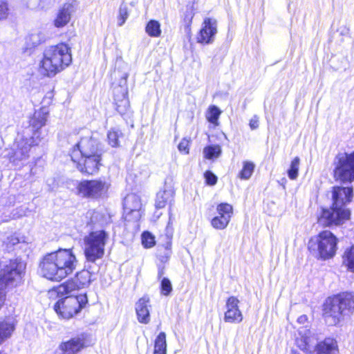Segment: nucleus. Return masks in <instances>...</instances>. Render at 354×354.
I'll list each match as a JSON object with an SVG mask.
<instances>
[{
  "label": "nucleus",
  "instance_id": "nucleus-5",
  "mask_svg": "<svg viewBox=\"0 0 354 354\" xmlns=\"http://www.w3.org/2000/svg\"><path fill=\"white\" fill-rule=\"evenodd\" d=\"M354 311V294L343 292L326 300L323 315L328 325H336L343 317Z\"/></svg>",
  "mask_w": 354,
  "mask_h": 354
},
{
  "label": "nucleus",
  "instance_id": "nucleus-23",
  "mask_svg": "<svg viewBox=\"0 0 354 354\" xmlns=\"http://www.w3.org/2000/svg\"><path fill=\"white\" fill-rule=\"evenodd\" d=\"M149 298L148 297H143L136 302V311L139 322L142 324H148L149 322Z\"/></svg>",
  "mask_w": 354,
  "mask_h": 354
},
{
  "label": "nucleus",
  "instance_id": "nucleus-43",
  "mask_svg": "<svg viewBox=\"0 0 354 354\" xmlns=\"http://www.w3.org/2000/svg\"><path fill=\"white\" fill-rule=\"evenodd\" d=\"M205 178L207 183L209 185H214L216 183L217 177L211 171H207L205 174Z\"/></svg>",
  "mask_w": 354,
  "mask_h": 354
},
{
  "label": "nucleus",
  "instance_id": "nucleus-31",
  "mask_svg": "<svg viewBox=\"0 0 354 354\" xmlns=\"http://www.w3.org/2000/svg\"><path fill=\"white\" fill-rule=\"evenodd\" d=\"M153 354H167L166 334L164 332L160 333L155 339Z\"/></svg>",
  "mask_w": 354,
  "mask_h": 354
},
{
  "label": "nucleus",
  "instance_id": "nucleus-40",
  "mask_svg": "<svg viewBox=\"0 0 354 354\" xmlns=\"http://www.w3.org/2000/svg\"><path fill=\"white\" fill-rule=\"evenodd\" d=\"M142 244L145 248H152L155 245V238L149 232L142 234Z\"/></svg>",
  "mask_w": 354,
  "mask_h": 354
},
{
  "label": "nucleus",
  "instance_id": "nucleus-41",
  "mask_svg": "<svg viewBox=\"0 0 354 354\" xmlns=\"http://www.w3.org/2000/svg\"><path fill=\"white\" fill-rule=\"evenodd\" d=\"M172 285L168 278L162 277L160 281V292L162 295L168 296L172 291Z\"/></svg>",
  "mask_w": 354,
  "mask_h": 354
},
{
  "label": "nucleus",
  "instance_id": "nucleus-8",
  "mask_svg": "<svg viewBox=\"0 0 354 354\" xmlns=\"http://www.w3.org/2000/svg\"><path fill=\"white\" fill-rule=\"evenodd\" d=\"M308 248L311 252H317L322 259H330L336 253L337 238L330 231H323L310 240Z\"/></svg>",
  "mask_w": 354,
  "mask_h": 354
},
{
  "label": "nucleus",
  "instance_id": "nucleus-1",
  "mask_svg": "<svg viewBox=\"0 0 354 354\" xmlns=\"http://www.w3.org/2000/svg\"><path fill=\"white\" fill-rule=\"evenodd\" d=\"M48 113L46 107L36 110L30 119L29 125L17 133L12 148L6 154L14 165H23L29 158L30 148L40 143V129L46 124Z\"/></svg>",
  "mask_w": 354,
  "mask_h": 354
},
{
  "label": "nucleus",
  "instance_id": "nucleus-34",
  "mask_svg": "<svg viewBox=\"0 0 354 354\" xmlns=\"http://www.w3.org/2000/svg\"><path fill=\"white\" fill-rule=\"evenodd\" d=\"M5 244L8 249L17 246L19 249L26 250L28 246V243L24 241H21L18 236L15 234L10 235L7 237Z\"/></svg>",
  "mask_w": 354,
  "mask_h": 354
},
{
  "label": "nucleus",
  "instance_id": "nucleus-44",
  "mask_svg": "<svg viewBox=\"0 0 354 354\" xmlns=\"http://www.w3.org/2000/svg\"><path fill=\"white\" fill-rule=\"evenodd\" d=\"M8 15V7L5 1H0V19H6Z\"/></svg>",
  "mask_w": 354,
  "mask_h": 354
},
{
  "label": "nucleus",
  "instance_id": "nucleus-13",
  "mask_svg": "<svg viewBox=\"0 0 354 354\" xmlns=\"http://www.w3.org/2000/svg\"><path fill=\"white\" fill-rule=\"evenodd\" d=\"M350 211L346 207L332 205L330 209H323L319 223L324 226L339 225L350 218Z\"/></svg>",
  "mask_w": 354,
  "mask_h": 354
},
{
  "label": "nucleus",
  "instance_id": "nucleus-6",
  "mask_svg": "<svg viewBox=\"0 0 354 354\" xmlns=\"http://www.w3.org/2000/svg\"><path fill=\"white\" fill-rule=\"evenodd\" d=\"M25 270L26 263L19 259L10 260L4 266L0 274V308L4 304L6 297L2 290L20 285Z\"/></svg>",
  "mask_w": 354,
  "mask_h": 354
},
{
  "label": "nucleus",
  "instance_id": "nucleus-38",
  "mask_svg": "<svg viewBox=\"0 0 354 354\" xmlns=\"http://www.w3.org/2000/svg\"><path fill=\"white\" fill-rule=\"evenodd\" d=\"M122 136L121 131L118 129H112L107 133V139L109 144L116 147L119 146V138Z\"/></svg>",
  "mask_w": 354,
  "mask_h": 354
},
{
  "label": "nucleus",
  "instance_id": "nucleus-19",
  "mask_svg": "<svg viewBox=\"0 0 354 354\" xmlns=\"http://www.w3.org/2000/svg\"><path fill=\"white\" fill-rule=\"evenodd\" d=\"M353 196L352 187L335 186L333 188L332 198L333 205L338 207H345L350 203Z\"/></svg>",
  "mask_w": 354,
  "mask_h": 354
},
{
  "label": "nucleus",
  "instance_id": "nucleus-12",
  "mask_svg": "<svg viewBox=\"0 0 354 354\" xmlns=\"http://www.w3.org/2000/svg\"><path fill=\"white\" fill-rule=\"evenodd\" d=\"M110 183L105 178L84 180L77 186V194L92 199L104 198L107 196Z\"/></svg>",
  "mask_w": 354,
  "mask_h": 354
},
{
  "label": "nucleus",
  "instance_id": "nucleus-28",
  "mask_svg": "<svg viewBox=\"0 0 354 354\" xmlns=\"http://www.w3.org/2000/svg\"><path fill=\"white\" fill-rule=\"evenodd\" d=\"M166 236L168 239L165 245L162 247V248L159 249L158 251V258L161 262H167L170 257V255L171 254V239L172 237V229L169 227V226L166 228Z\"/></svg>",
  "mask_w": 354,
  "mask_h": 354
},
{
  "label": "nucleus",
  "instance_id": "nucleus-36",
  "mask_svg": "<svg viewBox=\"0 0 354 354\" xmlns=\"http://www.w3.org/2000/svg\"><path fill=\"white\" fill-rule=\"evenodd\" d=\"M221 113V111L217 106H210L206 113V118L210 123L217 125Z\"/></svg>",
  "mask_w": 354,
  "mask_h": 354
},
{
  "label": "nucleus",
  "instance_id": "nucleus-33",
  "mask_svg": "<svg viewBox=\"0 0 354 354\" xmlns=\"http://www.w3.org/2000/svg\"><path fill=\"white\" fill-rule=\"evenodd\" d=\"M130 10L128 4L123 1L120 5L117 16V24L118 26H122L129 18Z\"/></svg>",
  "mask_w": 354,
  "mask_h": 354
},
{
  "label": "nucleus",
  "instance_id": "nucleus-7",
  "mask_svg": "<svg viewBox=\"0 0 354 354\" xmlns=\"http://www.w3.org/2000/svg\"><path fill=\"white\" fill-rule=\"evenodd\" d=\"M333 175L335 181L351 183L354 181V151L338 153L334 158Z\"/></svg>",
  "mask_w": 354,
  "mask_h": 354
},
{
  "label": "nucleus",
  "instance_id": "nucleus-20",
  "mask_svg": "<svg viewBox=\"0 0 354 354\" xmlns=\"http://www.w3.org/2000/svg\"><path fill=\"white\" fill-rule=\"evenodd\" d=\"M299 337L296 339L297 346L305 352H311L315 347L316 338L311 334V332L307 329L299 330Z\"/></svg>",
  "mask_w": 354,
  "mask_h": 354
},
{
  "label": "nucleus",
  "instance_id": "nucleus-9",
  "mask_svg": "<svg viewBox=\"0 0 354 354\" xmlns=\"http://www.w3.org/2000/svg\"><path fill=\"white\" fill-rule=\"evenodd\" d=\"M109 234L102 230L91 232L84 239V254L87 261L95 262L102 258Z\"/></svg>",
  "mask_w": 354,
  "mask_h": 354
},
{
  "label": "nucleus",
  "instance_id": "nucleus-29",
  "mask_svg": "<svg viewBox=\"0 0 354 354\" xmlns=\"http://www.w3.org/2000/svg\"><path fill=\"white\" fill-rule=\"evenodd\" d=\"M342 263L349 272H354V245L344 250Z\"/></svg>",
  "mask_w": 354,
  "mask_h": 354
},
{
  "label": "nucleus",
  "instance_id": "nucleus-11",
  "mask_svg": "<svg viewBox=\"0 0 354 354\" xmlns=\"http://www.w3.org/2000/svg\"><path fill=\"white\" fill-rule=\"evenodd\" d=\"M91 273L86 269L77 272L74 277L66 282L53 288L48 291V297L53 298L56 295L64 297L65 295H71L75 290L86 288L91 283Z\"/></svg>",
  "mask_w": 354,
  "mask_h": 354
},
{
  "label": "nucleus",
  "instance_id": "nucleus-17",
  "mask_svg": "<svg viewBox=\"0 0 354 354\" xmlns=\"http://www.w3.org/2000/svg\"><path fill=\"white\" fill-rule=\"evenodd\" d=\"M88 335L82 333L59 345L61 354H76L88 345Z\"/></svg>",
  "mask_w": 354,
  "mask_h": 354
},
{
  "label": "nucleus",
  "instance_id": "nucleus-3",
  "mask_svg": "<svg viewBox=\"0 0 354 354\" xmlns=\"http://www.w3.org/2000/svg\"><path fill=\"white\" fill-rule=\"evenodd\" d=\"M71 160L82 173L95 174L102 165L99 142L89 135L83 136L69 151Z\"/></svg>",
  "mask_w": 354,
  "mask_h": 354
},
{
  "label": "nucleus",
  "instance_id": "nucleus-2",
  "mask_svg": "<svg viewBox=\"0 0 354 354\" xmlns=\"http://www.w3.org/2000/svg\"><path fill=\"white\" fill-rule=\"evenodd\" d=\"M78 260L72 249H62L47 253L41 259L38 272L47 280L59 282L77 269Z\"/></svg>",
  "mask_w": 354,
  "mask_h": 354
},
{
  "label": "nucleus",
  "instance_id": "nucleus-35",
  "mask_svg": "<svg viewBox=\"0 0 354 354\" xmlns=\"http://www.w3.org/2000/svg\"><path fill=\"white\" fill-rule=\"evenodd\" d=\"M254 167L253 162L244 161L243 162V168L239 174V177L243 180L249 179L254 172Z\"/></svg>",
  "mask_w": 354,
  "mask_h": 354
},
{
  "label": "nucleus",
  "instance_id": "nucleus-27",
  "mask_svg": "<svg viewBox=\"0 0 354 354\" xmlns=\"http://www.w3.org/2000/svg\"><path fill=\"white\" fill-rule=\"evenodd\" d=\"M121 91L120 95L115 94V102L116 109L120 114H124L129 107V101L127 98V91L126 89L119 88Z\"/></svg>",
  "mask_w": 354,
  "mask_h": 354
},
{
  "label": "nucleus",
  "instance_id": "nucleus-39",
  "mask_svg": "<svg viewBox=\"0 0 354 354\" xmlns=\"http://www.w3.org/2000/svg\"><path fill=\"white\" fill-rule=\"evenodd\" d=\"M194 11L193 7H187L186 10L183 15V22L187 28L189 30L191 29V26L192 24V20L194 17Z\"/></svg>",
  "mask_w": 354,
  "mask_h": 354
},
{
  "label": "nucleus",
  "instance_id": "nucleus-4",
  "mask_svg": "<svg viewBox=\"0 0 354 354\" xmlns=\"http://www.w3.org/2000/svg\"><path fill=\"white\" fill-rule=\"evenodd\" d=\"M72 62L71 49L65 43L45 48L39 62L40 72L47 77H54L66 68Z\"/></svg>",
  "mask_w": 354,
  "mask_h": 354
},
{
  "label": "nucleus",
  "instance_id": "nucleus-10",
  "mask_svg": "<svg viewBox=\"0 0 354 354\" xmlns=\"http://www.w3.org/2000/svg\"><path fill=\"white\" fill-rule=\"evenodd\" d=\"M64 296L55 303L54 310L59 317L65 319H69L78 314L88 302L85 294Z\"/></svg>",
  "mask_w": 354,
  "mask_h": 354
},
{
  "label": "nucleus",
  "instance_id": "nucleus-42",
  "mask_svg": "<svg viewBox=\"0 0 354 354\" xmlns=\"http://www.w3.org/2000/svg\"><path fill=\"white\" fill-rule=\"evenodd\" d=\"M189 140L187 138H183L178 144V149L181 153L188 154L189 151Z\"/></svg>",
  "mask_w": 354,
  "mask_h": 354
},
{
  "label": "nucleus",
  "instance_id": "nucleus-26",
  "mask_svg": "<svg viewBox=\"0 0 354 354\" xmlns=\"http://www.w3.org/2000/svg\"><path fill=\"white\" fill-rule=\"evenodd\" d=\"M316 354H337V345L335 339L327 338L316 346Z\"/></svg>",
  "mask_w": 354,
  "mask_h": 354
},
{
  "label": "nucleus",
  "instance_id": "nucleus-25",
  "mask_svg": "<svg viewBox=\"0 0 354 354\" xmlns=\"http://www.w3.org/2000/svg\"><path fill=\"white\" fill-rule=\"evenodd\" d=\"M174 190L171 187L165 188L157 194L156 200V207L161 209L167 204H171L174 201Z\"/></svg>",
  "mask_w": 354,
  "mask_h": 354
},
{
  "label": "nucleus",
  "instance_id": "nucleus-22",
  "mask_svg": "<svg viewBox=\"0 0 354 354\" xmlns=\"http://www.w3.org/2000/svg\"><path fill=\"white\" fill-rule=\"evenodd\" d=\"M46 39V35L42 30H37L32 32L25 39L24 52L30 53L32 48L44 43Z\"/></svg>",
  "mask_w": 354,
  "mask_h": 354
},
{
  "label": "nucleus",
  "instance_id": "nucleus-24",
  "mask_svg": "<svg viewBox=\"0 0 354 354\" xmlns=\"http://www.w3.org/2000/svg\"><path fill=\"white\" fill-rule=\"evenodd\" d=\"M15 329V322L12 318L0 320V345L12 336Z\"/></svg>",
  "mask_w": 354,
  "mask_h": 354
},
{
  "label": "nucleus",
  "instance_id": "nucleus-15",
  "mask_svg": "<svg viewBox=\"0 0 354 354\" xmlns=\"http://www.w3.org/2000/svg\"><path fill=\"white\" fill-rule=\"evenodd\" d=\"M216 34L217 21L213 18L206 17L203 20L201 29L196 35V41L203 45L212 44Z\"/></svg>",
  "mask_w": 354,
  "mask_h": 354
},
{
  "label": "nucleus",
  "instance_id": "nucleus-32",
  "mask_svg": "<svg viewBox=\"0 0 354 354\" xmlns=\"http://www.w3.org/2000/svg\"><path fill=\"white\" fill-rule=\"evenodd\" d=\"M145 32L151 37H160L162 33L160 22L156 20L151 19L146 25Z\"/></svg>",
  "mask_w": 354,
  "mask_h": 354
},
{
  "label": "nucleus",
  "instance_id": "nucleus-16",
  "mask_svg": "<svg viewBox=\"0 0 354 354\" xmlns=\"http://www.w3.org/2000/svg\"><path fill=\"white\" fill-rule=\"evenodd\" d=\"M217 215L211 220V225L216 230L225 229L233 214V207L228 203H221L216 207Z\"/></svg>",
  "mask_w": 354,
  "mask_h": 354
},
{
  "label": "nucleus",
  "instance_id": "nucleus-14",
  "mask_svg": "<svg viewBox=\"0 0 354 354\" xmlns=\"http://www.w3.org/2000/svg\"><path fill=\"white\" fill-rule=\"evenodd\" d=\"M142 204L139 196L135 194H128L124 199L123 208L127 221H138L142 216Z\"/></svg>",
  "mask_w": 354,
  "mask_h": 354
},
{
  "label": "nucleus",
  "instance_id": "nucleus-46",
  "mask_svg": "<svg viewBox=\"0 0 354 354\" xmlns=\"http://www.w3.org/2000/svg\"><path fill=\"white\" fill-rule=\"evenodd\" d=\"M299 323L304 324L307 321V317L306 315L300 316L297 319Z\"/></svg>",
  "mask_w": 354,
  "mask_h": 354
},
{
  "label": "nucleus",
  "instance_id": "nucleus-18",
  "mask_svg": "<svg viewBox=\"0 0 354 354\" xmlns=\"http://www.w3.org/2000/svg\"><path fill=\"white\" fill-rule=\"evenodd\" d=\"M239 300L234 297H230L225 304L226 310L224 321L228 323L238 324L242 322L243 315L239 308Z\"/></svg>",
  "mask_w": 354,
  "mask_h": 354
},
{
  "label": "nucleus",
  "instance_id": "nucleus-37",
  "mask_svg": "<svg viewBox=\"0 0 354 354\" xmlns=\"http://www.w3.org/2000/svg\"><path fill=\"white\" fill-rule=\"evenodd\" d=\"M300 164V159L299 157H295L291 161L290 167L288 169V176L290 179L295 180L298 176L299 168Z\"/></svg>",
  "mask_w": 354,
  "mask_h": 354
},
{
  "label": "nucleus",
  "instance_id": "nucleus-47",
  "mask_svg": "<svg viewBox=\"0 0 354 354\" xmlns=\"http://www.w3.org/2000/svg\"><path fill=\"white\" fill-rule=\"evenodd\" d=\"M164 274V270L163 268H160L158 272V279L162 278V275Z\"/></svg>",
  "mask_w": 354,
  "mask_h": 354
},
{
  "label": "nucleus",
  "instance_id": "nucleus-30",
  "mask_svg": "<svg viewBox=\"0 0 354 354\" xmlns=\"http://www.w3.org/2000/svg\"><path fill=\"white\" fill-rule=\"evenodd\" d=\"M222 153L221 147L218 145H212L203 149L204 158L208 160H214L220 157Z\"/></svg>",
  "mask_w": 354,
  "mask_h": 354
},
{
  "label": "nucleus",
  "instance_id": "nucleus-21",
  "mask_svg": "<svg viewBox=\"0 0 354 354\" xmlns=\"http://www.w3.org/2000/svg\"><path fill=\"white\" fill-rule=\"evenodd\" d=\"M75 10V6L73 3H65L57 12L56 18L54 20L55 26L57 28L65 26L71 20V15Z\"/></svg>",
  "mask_w": 354,
  "mask_h": 354
},
{
  "label": "nucleus",
  "instance_id": "nucleus-45",
  "mask_svg": "<svg viewBox=\"0 0 354 354\" xmlns=\"http://www.w3.org/2000/svg\"><path fill=\"white\" fill-rule=\"evenodd\" d=\"M259 117L255 115L250 119L249 126L252 130H254L259 127Z\"/></svg>",
  "mask_w": 354,
  "mask_h": 354
}]
</instances>
